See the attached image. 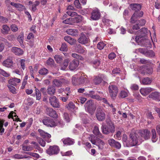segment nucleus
<instances>
[{
    "label": "nucleus",
    "instance_id": "obj_3",
    "mask_svg": "<svg viewBox=\"0 0 160 160\" xmlns=\"http://www.w3.org/2000/svg\"><path fill=\"white\" fill-rule=\"evenodd\" d=\"M103 134H108L110 133H113L115 131L114 125L112 124L108 126H102L101 127Z\"/></svg>",
    "mask_w": 160,
    "mask_h": 160
},
{
    "label": "nucleus",
    "instance_id": "obj_11",
    "mask_svg": "<svg viewBox=\"0 0 160 160\" xmlns=\"http://www.w3.org/2000/svg\"><path fill=\"white\" fill-rule=\"evenodd\" d=\"M38 131L41 137L43 138H46V140L47 142H49L51 141V139L50 138L51 137V135L45 132L43 130L39 129Z\"/></svg>",
    "mask_w": 160,
    "mask_h": 160
},
{
    "label": "nucleus",
    "instance_id": "obj_41",
    "mask_svg": "<svg viewBox=\"0 0 160 160\" xmlns=\"http://www.w3.org/2000/svg\"><path fill=\"white\" fill-rule=\"evenodd\" d=\"M155 53L152 50H149L146 51L145 55L147 57H152L155 56Z\"/></svg>",
    "mask_w": 160,
    "mask_h": 160
},
{
    "label": "nucleus",
    "instance_id": "obj_14",
    "mask_svg": "<svg viewBox=\"0 0 160 160\" xmlns=\"http://www.w3.org/2000/svg\"><path fill=\"white\" fill-rule=\"evenodd\" d=\"M100 16L99 11L98 9H95L93 10L91 13L90 18L92 20H97L100 18Z\"/></svg>",
    "mask_w": 160,
    "mask_h": 160
},
{
    "label": "nucleus",
    "instance_id": "obj_46",
    "mask_svg": "<svg viewBox=\"0 0 160 160\" xmlns=\"http://www.w3.org/2000/svg\"><path fill=\"white\" fill-rule=\"evenodd\" d=\"M106 44L102 42H100L98 43L97 45V48L99 50L102 49L104 47L106 46Z\"/></svg>",
    "mask_w": 160,
    "mask_h": 160
},
{
    "label": "nucleus",
    "instance_id": "obj_64",
    "mask_svg": "<svg viewBox=\"0 0 160 160\" xmlns=\"http://www.w3.org/2000/svg\"><path fill=\"white\" fill-rule=\"evenodd\" d=\"M8 19L6 18L0 16V22L2 23H7L8 21Z\"/></svg>",
    "mask_w": 160,
    "mask_h": 160
},
{
    "label": "nucleus",
    "instance_id": "obj_52",
    "mask_svg": "<svg viewBox=\"0 0 160 160\" xmlns=\"http://www.w3.org/2000/svg\"><path fill=\"white\" fill-rule=\"evenodd\" d=\"M60 50L62 51H67V46L65 43H63L62 44L61 47L60 48Z\"/></svg>",
    "mask_w": 160,
    "mask_h": 160
},
{
    "label": "nucleus",
    "instance_id": "obj_43",
    "mask_svg": "<svg viewBox=\"0 0 160 160\" xmlns=\"http://www.w3.org/2000/svg\"><path fill=\"white\" fill-rule=\"evenodd\" d=\"M35 88V94L36 96V98L37 100H40L41 98V94L40 91L37 88Z\"/></svg>",
    "mask_w": 160,
    "mask_h": 160
},
{
    "label": "nucleus",
    "instance_id": "obj_6",
    "mask_svg": "<svg viewBox=\"0 0 160 160\" xmlns=\"http://www.w3.org/2000/svg\"><path fill=\"white\" fill-rule=\"evenodd\" d=\"M109 92L111 97L113 99L117 95L118 90L117 87L115 85H110L109 87Z\"/></svg>",
    "mask_w": 160,
    "mask_h": 160
},
{
    "label": "nucleus",
    "instance_id": "obj_36",
    "mask_svg": "<svg viewBox=\"0 0 160 160\" xmlns=\"http://www.w3.org/2000/svg\"><path fill=\"white\" fill-rule=\"evenodd\" d=\"M87 136H88L87 138L91 141L92 143L93 144H95L96 141V138L92 134H87Z\"/></svg>",
    "mask_w": 160,
    "mask_h": 160
},
{
    "label": "nucleus",
    "instance_id": "obj_48",
    "mask_svg": "<svg viewBox=\"0 0 160 160\" xmlns=\"http://www.w3.org/2000/svg\"><path fill=\"white\" fill-rule=\"evenodd\" d=\"M25 60L24 59H21L19 61L21 68L23 70H24L25 68Z\"/></svg>",
    "mask_w": 160,
    "mask_h": 160
},
{
    "label": "nucleus",
    "instance_id": "obj_22",
    "mask_svg": "<svg viewBox=\"0 0 160 160\" xmlns=\"http://www.w3.org/2000/svg\"><path fill=\"white\" fill-rule=\"evenodd\" d=\"M130 7L135 12H138L141 9L142 6L139 3H132L130 5Z\"/></svg>",
    "mask_w": 160,
    "mask_h": 160
},
{
    "label": "nucleus",
    "instance_id": "obj_33",
    "mask_svg": "<svg viewBox=\"0 0 160 160\" xmlns=\"http://www.w3.org/2000/svg\"><path fill=\"white\" fill-rule=\"evenodd\" d=\"M70 60L69 59H66L64 61L63 63L61 65V69L65 70L68 65Z\"/></svg>",
    "mask_w": 160,
    "mask_h": 160
},
{
    "label": "nucleus",
    "instance_id": "obj_13",
    "mask_svg": "<svg viewBox=\"0 0 160 160\" xmlns=\"http://www.w3.org/2000/svg\"><path fill=\"white\" fill-rule=\"evenodd\" d=\"M46 113L47 115L53 118H58L56 111L51 108H47L46 110Z\"/></svg>",
    "mask_w": 160,
    "mask_h": 160
},
{
    "label": "nucleus",
    "instance_id": "obj_23",
    "mask_svg": "<svg viewBox=\"0 0 160 160\" xmlns=\"http://www.w3.org/2000/svg\"><path fill=\"white\" fill-rule=\"evenodd\" d=\"M105 144L104 142L102 140L99 138H97L95 145L98 147L99 149L102 150Z\"/></svg>",
    "mask_w": 160,
    "mask_h": 160
},
{
    "label": "nucleus",
    "instance_id": "obj_8",
    "mask_svg": "<svg viewBox=\"0 0 160 160\" xmlns=\"http://www.w3.org/2000/svg\"><path fill=\"white\" fill-rule=\"evenodd\" d=\"M49 102L50 105L54 108H59L60 107L59 102L55 96H53L49 97Z\"/></svg>",
    "mask_w": 160,
    "mask_h": 160
},
{
    "label": "nucleus",
    "instance_id": "obj_51",
    "mask_svg": "<svg viewBox=\"0 0 160 160\" xmlns=\"http://www.w3.org/2000/svg\"><path fill=\"white\" fill-rule=\"evenodd\" d=\"M62 22L63 23L66 24H72V18H70L63 21Z\"/></svg>",
    "mask_w": 160,
    "mask_h": 160
},
{
    "label": "nucleus",
    "instance_id": "obj_28",
    "mask_svg": "<svg viewBox=\"0 0 160 160\" xmlns=\"http://www.w3.org/2000/svg\"><path fill=\"white\" fill-rule=\"evenodd\" d=\"M93 132L94 134L100 138H103V136L100 132L99 128L97 126H95L93 130Z\"/></svg>",
    "mask_w": 160,
    "mask_h": 160
},
{
    "label": "nucleus",
    "instance_id": "obj_7",
    "mask_svg": "<svg viewBox=\"0 0 160 160\" xmlns=\"http://www.w3.org/2000/svg\"><path fill=\"white\" fill-rule=\"evenodd\" d=\"M43 124L48 127H53L56 126V124L54 120L49 118H47L42 120Z\"/></svg>",
    "mask_w": 160,
    "mask_h": 160
},
{
    "label": "nucleus",
    "instance_id": "obj_47",
    "mask_svg": "<svg viewBox=\"0 0 160 160\" xmlns=\"http://www.w3.org/2000/svg\"><path fill=\"white\" fill-rule=\"evenodd\" d=\"M66 107L69 110L74 109L75 106L72 102H70L66 105Z\"/></svg>",
    "mask_w": 160,
    "mask_h": 160
},
{
    "label": "nucleus",
    "instance_id": "obj_50",
    "mask_svg": "<svg viewBox=\"0 0 160 160\" xmlns=\"http://www.w3.org/2000/svg\"><path fill=\"white\" fill-rule=\"evenodd\" d=\"M72 57H73V58H76L78 60H82L83 59V58L81 56L75 53H73L72 54Z\"/></svg>",
    "mask_w": 160,
    "mask_h": 160
},
{
    "label": "nucleus",
    "instance_id": "obj_61",
    "mask_svg": "<svg viewBox=\"0 0 160 160\" xmlns=\"http://www.w3.org/2000/svg\"><path fill=\"white\" fill-rule=\"evenodd\" d=\"M26 153L37 158H39V154L36 153L31 152H26Z\"/></svg>",
    "mask_w": 160,
    "mask_h": 160
},
{
    "label": "nucleus",
    "instance_id": "obj_53",
    "mask_svg": "<svg viewBox=\"0 0 160 160\" xmlns=\"http://www.w3.org/2000/svg\"><path fill=\"white\" fill-rule=\"evenodd\" d=\"M120 96L122 98H125L128 96V93L124 91H122L120 93Z\"/></svg>",
    "mask_w": 160,
    "mask_h": 160
},
{
    "label": "nucleus",
    "instance_id": "obj_21",
    "mask_svg": "<svg viewBox=\"0 0 160 160\" xmlns=\"http://www.w3.org/2000/svg\"><path fill=\"white\" fill-rule=\"evenodd\" d=\"M11 5L16 8L18 10L20 11H22L26 9L25 6L20 3L11 2Z\"/></svg>",
    "mask_w": 160,
    "mask_h": 160
},
{
    "label": "nucleus",
    "instance_id": "obj_62",
    "mask_svg": "<svg viewBox=\"0 0 160 160\" xmlns=\"http://www.w3.org/2000/svg\"><path fill=\"white\" fill-rule=\"evenodd\" d=\"M29 70L30 74L32 77L33 78H34V69L33 68L32 66H30L29 67Z\"/></svg>",
    "mask_w": 160,
    "mask_h": 160
},
{
    "label": "nucleus",
    "instance_id": "obj_9",
    "mask_svg": "<svg viewBox=\"0 0 160 160\" xmlns=\"http://www.w3.org/2000/svg\"><path fill=\"white\" fill-rule=\"evenodd\" d=\"M96 117L97 119L99 121H102L104 120L105 118V114L102 108L99 107L97 110Z\"/></svg>",
    "mask_w": 160,
    "mask_h": 160
},
{
    "label": "nucleus",
    "instance_id": "obj_4",
    "mask_svg": "<svg viewBox=\"0 0 160 160\" xmlns=\"http://www.w3.org/2000/svg\"><path fill=\"white\" fill-rule=\"evenodd\" d=\"M92 100L88 101L85 104L86 110L90 114H93L95 110L96 107Z\"/></svg>",
    "mask_w": 160,
    "mask_h": 160
},
{
    "label": "nucleus",
    "instance_id": "obj_30",
    "mask_svg": "<svg viewBox=\"0 0 160 160\" xmlns=\"http://www.w3.org/2000/svg\"><path fill=\"white\" fill-rule=\"evenodd\" d=\"M13 62L12 60L8 58L4 61L3 62V65L4 66L10 68L12 66Z\"/></svg>",
    "mask_w": 160,
    "mask_h": 160
},
{
    "label": "nucleus",
    "instance_id": "obj_31",
    "mask_svg": "<svg viewBox=\"0 0 160 160\" xmlns=\"http://www.w3.org/2000/svg\"><path fill=\"white\" fill-rule=\"evenodd\" d=\"M21 80L20 79L17 78H14L12 79H10L8 81L9 83L13 86H15L17 83H19L20 82Z\"/></svg>",
    "mask_w": 160,
    "mask_h": 160
},
{
    "label": "nucleus",
    "instance_id": "obj_40",
    "mask_svg": "<svg viewBox=\"0 0 160 160\" xmlns=\"http://www.w3.org/2000/svg\"><path fill=\"white\" fill-rule=\"evenodd\" d=\"M152 140L153 142H156L158 138L157 137L156 132L155 129H153L152 130Z\"/></svg>",
    "mask_w": 160,
    "mask_h": 160
},
{
    "label": "nucleus",
    "instance_id": "obj_16",
    "mask_svg": "<svg viewBox=\"0 0 160 160\" xmlns=\"http://www.w3.org/2000/svg\"><path fill=\"white\" fill-rule=\"evenodd\" d=\"M89 39L87 38L85 35L82 33L80 37L78 39V42L82 44H85L89 42Z\"/></svg>",
    "mask_w": 160,
    "mask_h": 160
},
{
    "label": "nucleus",
    "instance_id": "obj_58",
    "mask_svg": "<svg viewBox=\"0 0 160 160\" xmlns=\"http://www.w3.org/2000/svg\"><path fill=\"white\" fill-rule=\"evenodd\" d=\"M121 132L118 131L116 132V133L114 135V137L118 140H120L121 138Z\"/></svg>",
    "mask_w": 160,
    "mask_h": 160
},
{
    "label": "nucleus",
    "instance_id": "obj_1",
    "mask_svg": "<svg viewBox=\"0 0 160 160\" xmlns=\"http://www.w3.org/2000/svg\"><path fill=\"white\" fill-rule=\"evenodd\" d=\"M150 133L149 131L145 129L141 131L138 133L136 132L130 134V139L128 143L131 146H135L139 144L141 142V140L143 138L148 140L150 138Z\"/></svg>",
    "mask_w": 160,
    "mask_h": 160
},
{
    "label": "nucleus",
    "instance_id": "obj_12",
    "mask_svg": "<svg viewBox=\"0 0 160 160\" xmlns=\"http://www.w3.org/2000/svg\"><path fill=\"white\" fill-rule=\"evenodd\" d=\"M108 144L112 147L118 149H120L121 147V144L119 142L115 141L113 139L108 140Z\"/></svg>",
    "mask_w": 160,
    "mask_h": 160
},
{
    "label": "nucleus",
    "instance_id": "obj_26",
    "mask_svg": "<svg viewBox=\"0 0 160 160\" xmlns=\"http://www.w3.org/2000/svg\"><path fill=\"white\" fill-rule=\"evenodd\" d=\"M61 140L64 144L68 145H70L74 143V140L69 138H63Z\"/></svg>",
    "mask_w": 160,
    "mask_h": 160
},
{
    "label": "nucleus",
    "instance_id": "obj_10",
    "mask_svg": "<svg viewBox=\"0 0 160 160\" xmlns=\"http://www.w3.org/2000/svg\"><path fill=\"white\" fill-rule=\"evenodd\" d=\"M59 151L58 147L57 146H50L49 148L47 150L46 152L48 154L51 155L57 154L58 153Z\"/></svg>",
    "mask_w": 160,
    "mask_h": 160
},
{
    "label": "nucleus",
    "instance_id": "obj_15",
    "mask_svg": "<svg viewBox=\"0 0 160 160\" xmlns=\"http://www.w3.org/2000/svg\"><path fill=\"white\" fill-rule=\"evenodd\" d=\"M79 61L78 60L74 59L69 64L68 68L71 71L76 69L79 65Z\"/></svg>",
    "mask_w": 160,
    "mask_h": 160
},
{
    "label": "nucleus",
    "instance_id": "obj_19",
    "mask_svg": "<svg viewBox=\"0 0 160 160\" xmlns=\"http://www.w3.org/2000/svg\"><path fill=\"white\" fill-rule=\"evenodd\" d=\"M106 78L103 75H99L95 77L93 80V82L95 84H100L104 80H106Z\"/></svg>",
    "mask_w": 160,
    "mask_h": 160
},
{
    "label": "nucleus",
    "instance_id": "obj_49",
    "mask_svg": "<svg viewBox=\"0 0 160 160\" xmlns=\"http://www.w3.org/2000/svg\"><path fill=\"white\" fill-rule=\"evenodd\" d=\"M8 87L10 91L13 94H15L17 93L16 89L14 87L11 85H9Z\"/></svg>",
    "mask_w": 160,
    "mask_h": 160
},
{
    "label": "nucleus",
    "instance_id": "obj_42",
    "mask_svg": "<svg viewBox=\"0 0 160 160\" xmlns=\"http://www.w3.org/2000/svg\"><path fill=\"white\" fill-rule=\"evenodd\" d=\"M100 61L98 59L94 60L91 62V63L95 68H97L98 66L100 65Z\"/></svg>",
    "mask_w": 160,
    "mask_h": 160
},
{
    "label": "nucleus",
    "instance_id": "obj_29",
    "mask_svg": "<svg viewBox=\"0 0 160 160\" xmlns=\"http://www.w3.org/2000/svg\"><path fill=\"white\" fill-rule=\"evenodd\" d=\"M66 32L68 34L74 36H78V30L76 29H68L66 31Z\"/></svg>",
    "mask_w": 160,
    "mask_h": 160
},
{
    "label": "nucleus",
    "instance_id": "obj_25",
    "mask_svg": "<svg viewBox=\"0 0 160 160\" xmlns=\"http://www.w3.org/2000/svg\"><path fill=\"white\" fill-rule=\"evenodd\" d=\"M139 79L141 83L144 85H149L150 84L152 81V80L148 77L143 78L142 79L140 78Z\"/></svg>",
    "mask_w": 160,
    "mask_h": 160
},
{
    "label": "nucleus",
    "instance_id": "obj_37",
    "mask_svg": "<svg viewBox=\"0 0 160 160\" xmlns=\"http://www.w3.org/2000/svg\"><path fill=\"white\" fill-rule=\"evenodd\" d=\"M75 18H72V22L74 23H77L79 22L82 20V17L80 15H77Z\"/></svg>",
    "mask_w": 160,
    "mask_h": 160
},
{
    "label": "nucleus",
    "instance_id": "obj_17",
    "mask_svg": "<svg viewBox=\"0 0 160 160\" xmlns=\"http://www.w3.org/2000/svg\"><path fill=\"white\" fill-rule=\"evenodd\" d=\"M11 51L12 52L14 53L16 55L20 56L22 55L23 53V51L20 48L13 47L12 48Z\"/></svg>",
    "mask_w": 160,
    "mask_h": 160
},
{
    "label": "nucleus",
    "instance_id": "obj_5",
    "mask_svg": "<svg viewBox=\"0 0 160 160\" xmlns=\"http://www.w3.org/2000/svg\"><path fill=\"white\" fill-rule=\"evenodd\" d=\"M143 15L142 11L135 12L130 18V22L132 23H135L138 20L142 17Z\"/></svg>",
    "mask_w": 160,
    "mask_h": 160
},
{
    "label": "nucleus",
    "instance_id": "obj_57",
    "mask_svg": "<svg viewBox=\"0 0 160 160\" xmlns=\"http://www.w3.org/2000/svg\"><path fill=\"white\" fill-rule=\"evenodd\" d=\"M10 28L11 30L13 32H16L18 30V27L15 24H12L11 25Z\"/></svg>",
    "mask_w": 160,
    "mask_h": 160
},
{
    "label": "nucleus",
    "instance_id": "obj_44",
    "mask_svg": "<svg viewBox=\"0 0 160 160\" xmlns=\"http://www.w3.org/2000/svg\"><path fill=\"white\" fill-rule=\"evenodd\" d=\"M32 149V147L30 145H23L22 147V150L24 151H31Z\"/></svg>",
    "mask_w": 160,
    "mask_h": 160
},
{
    "label": "nucleus",
    "instance_id": "obj_59",
    "mask_svg": "<svg viewBox=\"0 0 160 160\" xmlns=\"http://www.w3.org/2000/svg\"><path fill=\"white\" fill-rule=\"evenodd\" d=\"M130 88L132 90H137L139 88L138 86L135 84H132L130 86Z\"/></svg>",
    "mask_w": 160,
    "mask_h": 160
},
{
    "label": "nucleus",
    "instance_id": "obj_27",
    "mask_svg": "<svg viewBox=\"0 0 160 160\" xmlns=\"http://www.w3.org/2000/svg\"><path fill=\"white\" fill-rule=\"evenodd\" d=\"M64 80L63 79H55L52 81V84L54 86L57 87H61L62 84Z\"/></svg>",
    "mask_w": 160,
    "mask_h": 160
},
{
    "label": "nucleus",
    "instance_id": "obj_18",
    "mask_svg": "<svg viewBox=\"0 0 160 160\" xmlns=\"http://www.w3.org/2000/svg\"><path fill=\"white\" fill-rule=\"evenodd\" d=\"M153 90V88L150 87L142 88L140 90V92L142 95L146 96Z\"/></svg>",
    "mask_w": 160,
    "mask_h": 160
},
{
    "label": "nucleus",
    "instance_id": "obj_63",
    "mask_svg": "<svg viewBox=\"0 0 160 160\" xmlns=\"http://www.w3.org/2000/svg\"><path fill=\"white\" fill-rule=\"evenodd\" d=\"M74 5L75 7L78 8H80L81 7V4L79 0H75Z\"/></svg>",
    "mask_w": 160,
    "mask_h": 160
},
{
    "label": "nucleus",
    "instance_id": "obj_2",
    "mask_svg": "<svg viewBox=\"0 0 160 160\" xmlns=\"http://www.w3.org/2000/svg\"><path fill=\"white\" fill-rule=\"evenodd\" d=\"M72 82L74 85H78L84 83H88V81L87 78V76L83 75H82L79 78H77L75 77H73Z\"/></svg>",
    "mask_w": 160,
    "mask_h": 160
},
{
    "label": "nucleus",
    "instance_id": "obj_56",
    "mask_svg": "<svg viewBox=\"0 0 160 160\" xmlns=\"http://www.w3.org/2000/svg\"><path fill=\"white\" fill-rule=\"evenodd\" d=\"M0 73L5 77H8L10 75L9 73L1 68H0Z\"/></svg>",
    "mask_w": 160,
    "mask_h": 160
},
{
    "label": "nucleus",
    "instance_id": "obj_38",
    "mask_svg": "<svg viewBox=\"0 0 160 160\" xmlns=\"http://www.w3.org/2000/svg\"><path fill=\"white\" fill-rule=\"evenodd\" d=\"M38 73L42 76H44L48 73V70L45 68L40 69L38 71Z\"/></svg>",
    "mask_w": 160,
    "mask_h": 160
},
{
    "label": "nucleus",
    "instance_id": "obj_32",
    "mask_svg": "<svg viewBox=\"0 0 160 160\" xmlns=\"http://www.w3.org/2000/svg\"><path fill=\"white\" fill-rule=\"evenodd\" d=\"M77 52L81 54H85L86 53L87 51L86 49L80 45H78L77 48L76 49Z\"/></svg>",
    "mask_w": 160,
    "mask_h": 160
},
{
    "label": "nucleus",
    "instance_id": "obj_20",
    "mask_svg": "<svg viewBox=\"0 0 160 160\" xmlns=\"http://www.w3.org/2000/svg\"><path fill=\"white\" fill-rule=\"evenodd\" d=\"M149 98L153 99L160 101V93L157 92H154L151 93L148 96Z\"/></svg>",
    "mask_w": 160,
    "mask_h": 160
},
{
    "label": "nucleus",
    "instance_id": "obj_54",
    "mask_svg": "<svg viewBox=\"0 0 160 160\" xmlns=\"http://www.w3.org/2000/svg\"><path fill=\"white\" fill-rule=\"evenodd\" d=\"M26 101L27 102L26 104L28 106H31L34 103L33 99L29 98H27Z\"/></svg>",
    "mask_w": 160,
    "mask_h": 160
},
{
    "label": "nucleus",
    "instance_id": "obj_34",
    "mask_svg": "<svg viewBox=\"0 0 160 160\" xmlns=\"http://www.w3.org/2000/svg\"><path fill=\"white\" fill-rule=\"evenodd\" d=\"M64 40L71 45L74 44L75 40L69 36H66L64 37Z\"/></svg>",
    "mask_w": 160,
    "mask_h": 160
},
{
    "label": "nucleus",
    "instance_id": "obj_45",
    "mask_svg": "<svg viewBox=\"0 0 160 160\" xmlns=\"http://www.w3.org/2000/svg\"><path fill=\"white\" fill-rule=\"evenodd\" d=\"M54 59L57 63H60L62 60V57L59 55H56L54 56Z\"/></svg>",
    "mask_w": 160,
    "mask_h": 160
},
{
    "label": "nucleus",
    "instance_id": "obj_35",
    "mask_svg": "<svg viewBox=\"0 0 160 160\" xmlns=\"http://www.w3.org/2000/svg\"><path fill=\"white\" fill-rule=\"evenodd\" d=\"M56 89L54 86H49L48 87L47 92L49 95H54Z\"/></svg>",
    "mask_w": 160,
    "mask_h": 160
},
{
    "label": "nucleus",
    "instance_id": "obj_24",
    "mask_svg": "<svg viewBox=\"0 0 160 160\" xmlns=\"http://www.w3.org/2000/svg\"><path fill=\"white\" fill-rule=\"evenodd\" d=\"M10 31V28L7 25H3L1 29V33L4 35H7L9 33Z\"/></svg>",
    "mask_w": 160,
    "mask_h": 160
},
{
    "label": "nucleus",
    "instance_id": "obj_60",
    "mask_svg": "<svg viewBox=\"0 0 160 160\" xmlns=\"http://www.w3.org/2000/svg\"><path fill=\"white\" fill-rule=\"evenodd\" d=\"M66 13L68 16L72 17L75 16L77 15V13L74 12L67 11Z\"/></svg>",
    "mask_w": 160,
    "mask_h": 160
},
{
    "label": "nucleus",
    "instance_id": "obj_39",
    "mask_svg": "<svg viewBox=\"0 0 160 160\" xmlns=\"http://www.w3.org/2000/svg\"><path fill=\"white\" fill-rule=\"evenodd\" d=\"M40 4V2L36 0L34 2L31 7V11L33 12H35L37 10V6L39 5Z\"/></svg>",
    "mask_w": 160,
    "mask_h": 160
},
{
    "label": "nucleus",
    "instance_id": "obj_55",
    "mask_svg": "<svg viewBox=\"0 0 160 160\" xmlns=\"http://www.w3.org/2000/svg\"><path fill=\"white\" fill-rule=\"evenodd\" d=\"M17 40L21 44H22L23 42V33H22L19 35L17 38Z\"/></svg>",
    "mask_w": 160,
    "mask_h": 160
}]
</instances>
